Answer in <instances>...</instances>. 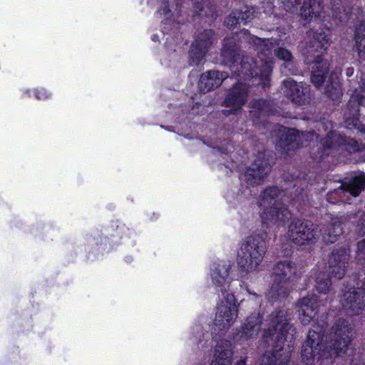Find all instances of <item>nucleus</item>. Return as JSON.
<instances>
[{"instance_id":"a19ab883","label":"nucleus","mask_w":365,"mask_h":365,"mask_svg":"<svg viewBox=\"0 0 365 365\" xmlns=\"http://www.w3.org/2000/svg\"><path fill=\"white\" fill-rule=\"evenodd\" d=\"M197 333H198V336L197 337H200L202 336V331H201V327H197Z\"/></svg>"},{"instance_id":"f03ea898","label":"nucleus","mask_w":365,"mask_h":365,"mask_svg":"<svg viewBox=\"0 0 365 365\" xmlns=\"http://www.w3.org/2000/svg\"><path fill=\"white\" fill-rule=\"evenodd\" d=\"M334 331L331 350L324 348L320 332L314 329L309 330L307 341L302 347V357L306 365H322L324 360L329 361V356L337 363L344 359V365L351 364L354 349L351 347L353 336L352 329L345 320L339 321L333 328Z\"/></svg>"},{"instance_id":"5701e85b","label":"nucleus","mask_w":365,"mask_h":365,"mask_svg":"<svg viewBox=\"0 0 365 365\" xmlns=\"http://www.w3.org/2000/svg\"><path fill=\"white\" fill-rule=\"evenodd\" d=\"M365 187V176L361 175L354 178L348 184L343 185L336 191L337 195H344L349 193L354 197L358 196L361 190Z\"/></svg>"},{"instance_id":"6e6552de","label":"nucleus","mask_w":365,"mask_h":365,"mask_svg":"<svg viewBox=\"0 0 365 365\" xmlns=\"http://www.w3.org/2000/svg\"><path fill=\"white\" fill-rule=\"evenodd\" d=\"M238 316V306L233 293L223 292L214 321L215 331H225L234 324Z\"/></svg>"},{"instance_id":"ddd939ff","label":"nucleus","mask_w":365,"mask_h":365,"mask_svg":"<svg viewBox=\"0 0 365 365\" xmlns=\"http://www.w3.org/2000/svg\"><path fill=\"white\" fill-rule=\"evenodd\" d=\"M264 157V153H259L252 167L247 170L244 177L249 185L259 184L269 173L270 166Z\"/></svg>"},{"instance_id":"7c9ffc66","label":"nucleus","mask_w":365,"mask_h":365,"mask_svg":"<svg viewBox=\"0 0 365 365\" xmlns=\"http://www.w3.org/2000/svg\"><path fill=\"white\" fill-rule=\"evenodd\" d=\"M330 280L325 277V274L319 275L316 279V288L320 293L326 294L329 290Z\"/></svg>"},{"instance_id":"58836bf2","label":"nucleus","mask_w":365,"mask_h":365,"mask_svg":"<svg viewBox=\"0 0 365 365\" xmlns=\"http://www.w3.org/2000/svg\"><path fill=\"white\" fill-rule=\"evenodd\" d=\"M354 73L353 68H348L346 71V74L347 76H351Z\"/></svg>"},{"instance_id":"b1692460","label":"nucleus","mask_w":365,"mask_h":365,"mask_svg":"<svg viewBox=\"0 0 365 365\" xmlns=\"http://www.w3.org/2000/svg\"><path fill=\"white\" fill-rule=\"evenodd\" d=\"M259 322L258 314H253L248 317L242 327L241 337L248 339L257 336L259 330Z\"/></svg>"},{"instance_id":"a878e982","label":"nucleus","mask_w":365,"mask_h":365,"mask_svg":"<svg viewBox=\"0 0 365 365\" xmlns=\"http://www.w3.org/2000/svg\"><path fill=\"white\" fill-rule=\"evenodd\" d=\"M314 63L316 69L313 70L312 74V82L317 86H321L324 82V73L329 67L327 61H324L322 57L317 56L315 58Z\"/></svg>"},{"instance_id":"c756f323","label":"nucleus","mask_w":365,"mask_h":365,"mask_svg":"<svg viewBox=\"0 0 365 365\" xmlns=\"http://www.w3.org/2000/svg\"><path fill=\"white\" fill-rule=\"evenodd\" d=\"M250 114L254 117L257 113L259 115H264L267 111V105L264 100H257L251 103Z\"/></svg>"},{"instance_id":"20e7f679","label":"nucleus","mask_w":365,"mask_h":365,"mask_svg":"<svg viewBox=\"0 0 365 365\" xmlns=\"http://www.w3.org/2000/svg\"><path fill=\"white\" fill-rule=\"evenodd\" d=\"M319 232H322L323 241L332 243L342 233L341 222L338 219H334L331 224L319 230L318 227L312 224L294 220L289 226L288 237L293 243L302 245L315 240Z\"/></svg>"},{"instance_id":"c9c22d12","label":"nucleus","mask_w":365,"mask_h":365,"mask_svg":"<svg viewBox=\"0 0 365 365\" xmlns=\"http://www.w3.org/2000/svg\"><path fill=\"white\" fill-rule=\"evenodd\" d=\"M272 11H273V3L267 2V6L264 9V14L266 15H268V14H272Z\"/></svg>"},{"instance_id":"4be33fe9","label":"nucleus","mask_w":365,"mask_h":365,"mask_svg":"<svg viewBox=\"0 0 365 365\" xmlns=\"http://www.w3.org/2000/svg\"><path fill=\"white\" fill-rule=\"evenodd\" d=\"M308 36L312 38L309 42V48L312 52L325 50L331 41L324 31L320 32L312 31L309 32Z\"/></svg>"},{"instance_id":"7ed1b4c3","label":"nucleus","mask_w":365,"mask_h":365,"mask_svg":"<svg viewBox=\"0 0 365 365\" xmlns=\"http://www.w3.org/2000/svg\"><path fill=\"white\" fill-rule=\"evenodd\" d=\"M270 327L265 330L263 337L267 343L269 339L277 344L272 356H264L262 365H288L289 353L284 351L282 345L284 341L292 342L294 339V329L288 323L287 313L280 310L271 317Z\"/></svg>"},{"instance_id":"72a5a7b5","label":"nucleus","mask_w":365,"mask_h":365,"mask_svg":"<svg viewBox=\"0 0 365 365\" xmlns=\"http://www.w3.org/2000/svg\"><path fill=\"white\" fill-rule=\"evenodd\" d=\"M34 94L35 97L38 100H46L51 96V93L43 88L36 89L34 91Z\"/></svg>"},{"instance_id":"f257e3e1","label":"nucleus","mask_w":365,"mask_h":365,"mask_svg":"<svg viewBox=\"0 0 365 365\" xmlns=\"http://www.w3.org/2000/svg\"><path fill=\"white\" fill-rule=\"evenodd\" d=\"M251 39L256 46L259 60L254 61L247 56L238 63L239 53L235 41L225 38L222 49L223 63L228 65L232 72L240 77V81H246L251 78L252 84L268 86L273 58L272 51L275 48L277 42L272 39H261L255 36L251 37Z\"/></svg>"},{"instance_id":"f3484780","label":"nucleus","mask_w":365,"mask_h":365,"mask_svg":"<svg viewBox=\"0 0 365 365\" xmlns=\"http://www.w3.org/2000/svg\"><path fill=\"white\" fill-rule=\"evenodd\" d=\"M213 32L211 30L205 31L192 43L190 56L192 63H198L203 58L208 46L212 43Z\"/></svg>"},{"instance_id":"412c9836","label":"nucleus","mask_w":365,"mask_h":365,"mask_svg":"<svg viewBox=\"0 0 365 365\" xmlns=\"http://www.w3.org/2000/svg\"><path fill=\"white\" fill-rule=\"evenodd\" d=\"M255 11L254 8H249L247 6H244L239 12H234L232 14L228 16L225 23L227 26L230 27L241 22L246 24L255 17Z\"/></svg>"},{"instance_id":"39448f33","label":"nucleus","mask_w":365,"mask_h":365,"mask_svg":"<svg viewBox=\"0 0 365 365\" xmlns=\"http://www.w3.org/2000/svg\"><path fill=\"white\" fill-rule=\"evenodd\" d=\"M279 196L280 192L277 187H269L260 195L258 200V205L263 210L262 222L267 227L283 225L290 216L289 212L281 202Z\"/></svg>"},{"instance_id":"c85d7f7f","label":"nucleus","mask_w":365,"mask_h":365,"mask_svg":"<svg viewBox=\"0 0 365 365\" xmlns=\"http://www.w3.org/2000/svg\"><path fill=\"white\" fill-rule=\"evenodd\" d=\"M325 93L334 101L339 98L341 95V88L337 76L332 78L331 86H327Z\"/></svg>"},{"instance_id":"2eb2a0df","label":"nucleus","mask_w":365,"mask_h":365,"mask_svg":"<svg viewBox=\"0 0 365 365\" xmlns=\"http://www.w3.org/2000/svg\"><path fill=\"white\" fill-rule=\"evenodd\" d=\"M233 351L230 341L221 340L217 342L214 354V359L210 365H231ZM235 365H246L245 359L237 361Z\"/></svg>"},{"instance_id":"0eeeda50","label":"nucleus","mask_w":365,"mask_h":365,"mask_svg":"<svg viewBox=\"0 0 365 365\" xmlns=\"http://www.w3.org/2000/svg\"><path fill=\"white\" fill-rule=\"evenodd\" d=\"M331 128V123L327 122L326 123H319L317 134L314 133H300L298 130L294 128H287L284 127H280L278 133L280 135V139L277 143V147L282 149L287 148L288 150L299 148L300 146H305L306 142L308 141L309 138H311V140L316 138L318 140L319 136L322 135V130L326 132Z\"/></svg>"},{"instance_id":"37998d69","label":"nucleus","mask_w":365,"mask_h":365,"mask_svg":"<svg viewBox=\"0 0 365 365\" xmlns=\"http://www.w3.org/2000/svg\"><path fill=\"white\" fill-rule=\"evenodd\" d=\"M331 1L333 2L334 6H336V5L338 4V3H336V1H337V0H331ZM338 1L341 2L342 0H338Z\"/></svg>"},{"instance_id":"bb28decb","label":"nucleus","mask_w":365,"mask_h":365,"mask_svg":"<svg viewBox=\"0 0 365 365\" xmlns=\"http://www.w3.org/2000/svg\"><path fill=\"white\" fill-rule=\"evenodd\" d=\"M364 89L359 87L356 89L351 94L349 102L350 111L354 114H357L359 112V107L360 106H365V96L363 95Z\"/></svg>"},{"instance_id":"4c0bfd02","label":"nucleus","mask_w":365,"mask_h":365,"mask_svg":"<svg viewBox=\"0 0 365 365\" xmlns=\"http://www.w3.org/2000/svg\"><path fill=\"white\" fill-rule=\"evenodd\" d=\"M247 292H248V294H249L250 295H252L253 298H255V299L257 301V304H259V303L260 297H259L257 294H255V293H253V294H252V293H251L249 290H247Z\"/></svg>"},{"instance_id":"9b49d317","label":"nucleus","mask_w":365,"mask_h":365,"mask_svg":"<svg viewBox=\"0 0 365 365\" xmlns=\"http://www.w3.org/2000/svg\"><path fill=\"white\" fill-rule=\"evenodd\" d=\"M343 308L350 315H358L365 307V288H350L341 299Z\"/></svg>"},{"instance_id":"423d86ee","label":"nucleus","mask_w":365,"mask_h":365,"mask_svg":"<svg viewBox=\"0 0 365 365\" xmlns=\"http://www.w3.org/2000/svg\"><path fill=\"white\" fill-rule=\"evenodd\" d=\"M265 242L259 235L247 237L240 245L237 255V263L245 272L257 270L266 252Z\"/></svg>"},{"instance_id":"dca6fc26","label":"nucleus","mask_w":365,"mask_h":365,"mask_svg":"<svg viewBox=\"0 0 365 365\" xmlns=\"http://www.w3.org/2000/svg\"><path fill=\"white\" fill-rule=\"evenodd\" d=\"M299 318L302 324H308L317 314L319 306L317 297L314 294L308 295L300 299L297 303Z\"/></svg>"},{"instance_id":"cd10ccee","label":"nucleus","mask_w":365,"mask_h":365,"mask_svg":"<svg viewBox=\"0 0 365 365\" xmlns=\"http://www.w3.org/2000/svg\"><path fill=\"white\" fill-rule=\"evenodd\" d=\"M356 46L359 57L365 60V21H363L356 29Z\"/></svg>"},{"instance_id":"f704fd0d","label":"nucleus","mask_w":365,"mask_h":365,"mask_svg":"<svg viewBox=\"0 0 365 365\" xmlns=\"http://www.w3.org/2000/svg\"><path fill=\"white\" fill-rule=\"evenodd\" d=\"M298 1L299 0H284L282 1L283 6L286 11H292L294 8L295 4H297Z\"/></svg>"},{"instance_id":"6ab92c4d","label":"nucleus","mask_w":365,"mask_h":365,"mask_svg":"<svg viewBox=\"0 0 365 365\" xmlns=\"http://www.w3.org/2000/svg\"><path fill=\"white\" fill-rule=\"evenodd\" d=\"M227 78L225 72L211 71L201 75L198 87L201 92H207L218 87Z\"/></svg>"},{"instance_id":"4468645a","label":"nucleus","mask_w":365,"mask_h":365,"mask_svg":"<svg viewBox=\"0 0 365 365\" xmlns=\"http://www.w3.org/2000/svg\"><path fill=\"white\" fill-rule=\"evenodd\" d=\"M247 89L242 82H239L229 91L225 101L224 106L230 110L226 113H232L240 110L247 100Z\"/></svg>"},{"instance_id":"2f4dec72","label":"nucleus","mask_w":365,"mask_h":365,"mask_svg":"<svg viewBox=\"0 0 365 365\" xmlns=\"http://www.w3.org/2000/svg\"><path fill=\"white\" fill-rule=\"evenodd\" d=\"M357 259L361 264L365 261V239L359 242L357 245Z\"/></svg>"},{"instance_id":"473e14b6","label":"nucleus","mask_w":365,"mask_h":365,"mask_svg":"<svg viewBox=\"0 0 365 365\" xmlns=\"http://www.w3.org/2000/svg\"><path fill=\"white\" fill-rule=\"evenodd\" d=\"M275 56L279 58L282 59L289 63V61L292 58V55L290 52L284 48H279L275 52Z\"/></svg>"},{"instance_id":"f8f14e48","label":"nucleus","mask_w":365,"mask_h":365,"mask_svg":"<svg viewBox=\"0 0 365 365\" xmlns=\"http://www.w3.org/2000/svg\"><path fill=\"white\" fill-rule=\"evenodd\" d=\"M349 256V248L345 245L337 246L332 250L329 259V266L334 277L341 279L344 276Z\"/></svg>"},{"instance_id":"c03bdc74","label":"nucleus","mask_w":365,"mask_h":365,"mask_svg":"<svg viewBox=\"0 0 365 365\" xmlns=\"http://www.w3.org/2000/svg\"><path fill=\"white\" fill-rule=\"evenodd\" d=\"M168 11L166 9H165L163 10V14H164V15H165V16H166V15H167Z\"/></svg>"},{"instance_id":"79ce46f5","label":"nucleus","mask_w":365,"mask_h":365,"mask_svg":"<svg viewBox=\"0 0 365 365\" xmlns=\"http://www.w3.org/2000/svg\"><path fill=\"white\" fill-rule=\"evenodd\" d=\"M24 95L26 96L30 97L31 96L30 91L29 89L28 90H25L24 91Z\"/></svg>"},{"instance_id":"e433bc0d","label":"nucleus","mask_w":365,"mask_h":365,"mask_svg":"<svg viewBox=\"0 0 365 365\" xmlns=\"http://www.w3.org/2000/svg\"><path fill=\"white\" fill-rule=\"evenodd\" d=\"M359 226L360 227V232L362 233V235H365V215L361 220Z\"/></svg>"},{"instance_id":"1a4fd4ad","label":"nucleus","mask_w":365,"mask_h":365,"mask_svg":"<svg viewBox=\"0 0 365 365\" xmlns=\"http://www.w3.org/2000/svg\"><path fill=\"white\" fill-rule=\"evenodd\" d=\"M296 274V267L289 261L278 262L273 268L274 283L267 294L268 299L277 300L287 294L285 284Z\"/></svg>"},{"instance_id":"aec40b11","label":"nucleus","mask_w":365,"mask_h":365,"mask_svg":"<svg viewBox=\"0 0 365 365\" xmlns=\"http://www.w3.org/2000/svg\"><path fill=\"white\" fill-rule=\"evenodd\" d=\"M282 91L293 102L302 103L305 101V91L302 84L297 83L291 78L283 81Z\"/></svg>"},{"instance_id":"ea45409f","label":"nucleus","mask_w":365,"mask_h":365,"mask_svg":"<svg viewBox=\"0 0 365 365\" xmlns=\"http://www.w3.org/2000/svg\"><path fill=\"white\" fill-rule=\"evenodd\" d=\"M336 17H339L341 21H345V16L341 15V12L339 11L336 14Z\"/></svg>"},{"instance_id":"393cba45","label":"nucleus","mask_w":365,"mask_h":365,"mask_svg":"<svg viewBox=\"0 0 365 365\" xmlns=\"http://www.w3.org/2000/svg\"><path fill=\"white\" fill-rule=\"evenodd\" d=\"M322 9L321 0H309L305 1L300 9V16L304 20L311 21L317 18Z\"/></svg>"},{"instance_id":"9d476101","label":"nucleus","mask_w":365,"mask_h":365,"mask_svg":"<svg viewBox=\"0 0 365 365\" xmlns=\"http://www.w3.org/2000/svg\"><path fill=\"white\" fill-rule=\"evenodd\" d=\"M344 146L349 152H356L360 150L357 142L353 139L346 138L335 132L328 133L324 142L317 143V149L312 148V155L314 159L322 158L331 153L336 147Z\"/></svg>"},{"instance_id":"a18cd8bd","label":"nucleus","mask_w":365,"mask_h":365,"mask_svg":"<svg viewBox=\"0 0 365 365\" xmlns=\"http://www.w3.org/2000/svg\"><path fill=\"white\" fill-rule=\"evenodd\" d=\"M331 195H332V194H331V195H329V197H328L329 201H331Z\"/></svg>"},{"instance_id":"a211bd4d","label":"nucleus","mask_w":365,"mask_h":365,"mask_svg":"<svg viewBox=\"0 0 365 365\" xmlns=\"http://www.w3.org/2000/svg\"><path fill=\"white\" fill-rule=\"evenodd\" d=\"M230 266L222 261L212 263L210 267V277L212 283L219 287L222 292L230 293L225 289L227 284L228 273Z\"/></svg>"}]
</instances>
